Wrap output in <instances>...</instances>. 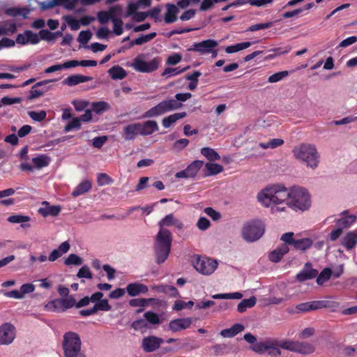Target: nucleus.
Returning a JSON list of instances; mask_svg holds the SVG:
<instances>
[{
  "label": "nucleus",
  "mask_w": 357,
  "mask_h": 357,
  "mask_svg": "<svg viewBox=\"0 0 357 357\" xmlns=\"http://www.w3.org/2000/svg\"><path fill=\"white\" fill-rule=\"evenodd\" d=\"M112 22L113 23V32L116 36H120L123 33V22L121 19L116 17V15L112 17Z\"/></svg>",
  "instance_id": "nucleus-49"
},
{
  "label": "nucleus",
  "mask_w": 357,
  "mask_h": 357,
  "mask_svg": "<svg viewBox=\"0 0 357 357\" xmlns=\"http://www.w3.org/2000/svg\"><path fill=\"white\" fill-rule=\"evenodd\" d=\"M282 343L275 339L268 340V344L266 353L272 356H280L281 351L280 347L282 348Z\"/></svg>",
  "instance_id": "nucleus-32"
},
{
  "label": "nucleus",
  "mask_w": 357,
  "mask_h": 357,
  "mask_svg": "<svg viewBox=\"0 0 357 357\" xmlns=\"http://www.w3.org/2000/svg\"><path fill=\"white\" fill-rule=\"evenodd\" d=\"M201 153L208 160H218L220 155L213 149L209 147H204L201 149Z\"/></svg>",
  "instance_id": "nucleus-43"
},
{
  "label": "nucleus",
  "mask_w": 357,
  "mask_h": 357,
  "mask_svg": "<svg viewBox=\"0 0 357 357\" xmlns=\"http://www.w3.org/2000/svg\"><path fill=\"white\" fill-rule=\"evenodd\" d=\"M144 317L151 324H158L160 322L158 315L153 312L148 311L144 314Z\"/></svg>",
  "instance_id": "nucleus-64"
},
{
  "label": "nucleus",
  "mask_w": 357,
  "mask_h": 357,
  "mask_svg": "<svg viewBox=\"0 0 357 357\" xmlns=\"http://www.w3.org/2000/svg\"><path fill=\"white\" fill-rule=\"evenodd\" d=\"M77 277L79 278H86L91 280L93 278V274L86 265L82 266L77 273Z\"/></svg>",
  "instance_id": "nucleus-55"
},
{
  "label": "nucleus",
  "mask_w": 357,
  "mask_h": 357,
  "mask_svg": "<svg viewBox=\"0 0 357 357\" xmlns=\"http://www.w3.org/2000/svg\"><path fill=\"white\" fill-rule=\"evenodd\" d=\"M91 188V183L85 179L79 183L77 186L73 190L72 196L74 197L80 196L90 190Z\"/></svg>",
  "instance_id": "nucleus-33"
},
{
  "label": "nucleus",
  "mask_w": 357,
  "mask_h": 357,
  "mask_svg": "<svg viewBox=\"0 0 357 357\" xmlns=\"http://www.w3.org/2000/svg\"><path fill=\"white\" fill-rule=\"evenodd\" d=\"M332 275V271L329 268H324L320 274L317 276V282L319 285H322L324 282L328 281Z\"/></svg>",
  "instance_id": "nucleus-50"
},
{
  "label": "nucleus",
  "mask_w": 357,
  "mask_h": 357,
  "mask_svg": "<svg viewBox=\"0 0 357 357\" xmlns=\"http://www.w3.org/2000/svg\"><path fill=\"white\" fill-rule=\"evenodd\" d=\"M195 268L201 274L209 275L212 274L218 267L216 260L208 257H202L199 255H194L192 259Z\"/></svg>",
  "instance_id": "nucleus-9"
},
{
  "label": "nucleus",
  "mask_w": 357,
  "mask_h": 357,
  "mask_svg": "<svg viewBox=\"0 0 357 357\" xmlns=\"http://www.w3.org/2000/svg\"><path fill=\"white\" fill-rule=\"evenodd\" d=\"M154 298H132L129 301V305L132 307H144L149 305V304L153 301H155Z\"/></svg>",
  "instance_id": "nucleus-45"
},
{
  "label": "nucleus",
  "mask_w": 357,
  "mask_h": 357,
  "mask_svg": "<svg viewBox=\"0 0 357 357\" xmlns=\"http://www.w3.org/2000/svg\"><path fill=\"white\" fill-rule=\"evenodd\" d=\"M15 328L10 323H4L0 326V345H9L15 340Z\"/></svg>",
  "instance_id": "nucleus-13"
},
{
  "label": "nucleus",
  "mask_w": 357,
  "mask_h": 357,
  "mask_svg": "<svg viewBox=\"0 0 357 357\" xmlns=\"http://www.w3.org/2000/svg\"><path fill=\"white\" fill-rule=\"evenodd\" d=\"M245 327L241 324H235L231 328L220 331V335L223 337L231 338L243 331Z\"/></svg>",
  "instance_id": "nucleus-30"
},
{
  "label": "nucleus",
  "mask_w": 357,
  "mask_h": 357,
  "mask_svg": "<svg viewBox=\"0 0 357 357\" xmlns=\"http://www.w3.org/2000/svg\"><path fill=\"white\" fill-rule=\"evenodd\" d=\"M92 109L97 114L102 113L109 108V105L104 101L96 102L92 104Z\"/></svg>",
  "instance_id": "nucleus-54"
},
{
  "label": "nucleus",
  "mask_w": 357,
  "mask_h": 357,
  "mask_svg": "<svg viewBox=\"0 0 357 357\" xmlns=\"http://www.w3.org/2000/svg\"><path fill=\"white\" fill-rule=\"evenodd\" d=\"M257 299L255 296L249 298L242 300L237 305V311L243 313L247 310L248 308H251L255 305Z\"/></svg>",
  "instance_id": "nucleus-36"
},
{
  "label": "nucleus",
  "mask_w": 357,
  "mask_h": 357,
  "mask_svg": "<svg viewBox=\"0 0 357 357\" xmlns=\"http://www.w3.org/2000/svg\"><path fill=\"white\" fill-rule=\"evenodd\" d=\"M319 309L327 307L330 308L332 311H336L340 307V303L334 301H319Z\"/></svg>",
  "instance_id": "nucleus-56"
},
{
  "label": "nucleus",
  "mask_w": 357,
  "mask_h": 357,
  "mask_svg": "<svg viewBox=\"0 0 357 357\" xmlns=\"http://www.w3.org/2000/svg\"><path fill=\"white\" fill-rule=\"evenodd\" d=\"M40 38L37 33L32 32L31 31H25L22 33H19L16 37L15 42L17 44L24 45L26 44L35 45L38 43Z\"/></svg>",
  "instance_id": "nucleus-17"
},
{
  "label": "nucleus",
  "mask_w": 357,
  "mask_h": 357,
  "mask_svg": "<svg viewBox=\"0 0 357 357\" xmlns=\"http://www.w3.org/2000/svg\"><path fill=\"white\" fill-rule=\"evenodd\" d=\"M160 229H165V227H174L178 230L183 229L184 225L183 222L174 216L173 213L165 215L158 222Z\"/></svg>",
  "instance_id": "nucleus-16"
},
{
  "label": "nucleus",
  "mask_w": 357,
  "mask_h": 357,
  "mask_svg": "<svg viewBox=\"0 0 357 357\" xmlns=\"http://www.w3.org/2000/svg\"><path fill=\"white\" fill-rule=\"evenodd\" d=\"M192 323L190 317L176 319L169 323V329L174 333L178 332L190 328Z\"/></svg>",
  "instance_id": "nucleus-18"
},
{
  "label": "nucleus",
  "mask_w": 357,
  "mask_h": 357,
  "mask_svg": "<svg viewBox=\"0 0 357 357\" xmlns=\"http://www.w3.org/2000/svg\"><path fill=\"white\" fill-rule=\"evenodd\" d=\"M179 12L178 7L172 3L166 4V13L164 15V20L166 24H171L178 19L177 15Z\"/></svg>",
  "instance_id": "nucleus-25"
},
{
  "label": "nucleus",
  "mask_w": 357,
  "mask_h": 357,
  "mask_svg": "<svg viewBox=\"0 0 357 357\" xmlns=\"http://www.w3.org/2000/svg\"><path fill=\"white\" fill-rule=\"evenodd\" d=\"M282 348L290 351L304 355H310L315 351V346L310 342L301 341H284Z\"/></svg>",
  "instance_id": "nucleus-11"
},
{
  "label": "nucleus",
  "mask_w": 357,
  "mask_h": 357,
  "mask_svg": "<svg viewBox=\"0 0 357 357\" xmlns=\"http://www.w3.org/2000/svg\"><path fill=\"white\" fill-rule=\"evenodd\" d=\"M356 216L354 215H348L342 218L337 220L336 224L343 228L349 227L352 224L355 222Z\"/></svg>",
  "instance_id": "nucleus-41"
},
{
  "label": "nucleus",
  "mask_w": 357,
  "mask_h": 357,
  "mask_svg": "<svg viewBox=\"0 0 357 357\" xmlns=\"http://www.w3.org/2000/svg\"><path fill=\"white\" fill-rule=\"evenodd\" d=\"M61 211L59 205L51 206L48 202H42V206L39 208L38 213L43 217L57 216Z\"/></svg>",
  "instance_id": "nucleus-21"
},
{
  "label": "nucleus",
  "mask_w": 357,
  "mask_h": 357,
  "mask_svg": "<svg viewBox=\"0 0 357 357\" xmlns=\"http://www.w3.org/2000/svg\"><path fill=\"white\" fill-rule=\"evenodd\" d=\"M75 64V63H72L71 61H68L65 62L64 63L53 65V66H51L47 68L45 70V73L49 74V73H54L56 71L61 70L63 69H68V68H74Z\"/></svg>",
  "instance_id": "nucleus-39"
},
{
  "label": "nucleus",
  "mask_w": 357,
  "mask_h": 357,
  "mask_svg": "<svg viewBox=\"0 0 357 357\" xmlns=\"http://www.w3.org/2000/svg\"><path fill=\"white\" fill-rule=\"evenodd\" d=\"M257 202L264 207L270 208L273 214L285 213L287 208L294 211H306L312 205L309 192L301 186L287 188L282 183L270 184L257 195Z\"/></svg>",
  "instance_id": "nucleus-1"
},
{
  "label": "nucleus",
  "mask_w": 357,
  "mask_h": 357,
  "mask_svg": "<svg viewBox=\"0 0 357 357\" xmlns=\"http://www.w3.org/2000/svg\"><path fill=\"white\" fill-rule=\"evenodd\" d=\"M207 176L216 175L223 171V167L219 164L207 162L205 165Z\"/></svg>",
  "instance_id": "nucleus-42"
},
{
  "label": "nucleus",
  "mask_w": 357,
  "mask_h": 357,
  "mask_svg": "<svg viewBox=\"0 0 357 357\" xmlns=\"http://www.w3.org/2000/svg\"><path fill=\"white\" fill-rule=\"evenodd\" d=\"M161 62L159 56L150 58L148 54H141L133 59L130 66L137 72L151 73L158 69Z\"/></svg>",
  "instance_id": "nucleus-4"
},
{
  "label": "nucleus",
  "mask_w": 357,
  "mask_h": 357,
  "mask_svg": "<svg viewBox=\"0 0 357 357\" xmlns=\"http://www.w3.org/2000/svg\"><path fill=\"white\" fill-rule=\"evenodd\" d=\"M31 218L28 215L21 214H15L8 218L7 220L10 223L20 224L24 222H29Z\"/></svg>",
  "instance_id": "nucleus-48"
},
{
  "label": "nucleus",
  "mask_w": 357,
  "mask_h": 357,
  "mask_svg": "<svg viewBox=\"0 0 357 357\" xmlns=\"http://www.w3.org/2000/svg\"><path fill=\"white\" fill-rule=\"evenodd\" d=\"M76 0H48L40 3V8L47 10L54 6L61 5L67 9H73L76 3Z\"/></svg>",
  "instance_id": "nucleus-19"
},
{
  "label": "nucleus",
  "mask_w": 357,
  "mask_h": 357,
  "mask_svg": "<svg viewBox=\"0 0 357 357\" xmlns=\"http://www.w3.org/2000/svg\"><path fill=\"white\" fill-rule=\"evenodd\" d=\"M93 307L96 312L98 310L109 311L112 308L107 299H101L99 302L96 303Z\"/></svg>",
  "instance_id": "nucleus-60"
},
{
  "label": "nucleus",
  "mask_w": 357,
  "mask_h": 357,
  "mask_svg": "<svg viewBox=\"0 0 357 357\" xmlns=\"http://www.w3.org/2000/svg\"><path fill=\"white\" fill-rule=\"evenodd\" d=\"M295 158L312 170L316 169L320 162V154L315 145L303 143L295 146L292 151Z\"/></svg>",
  "instance_id": "nucleus-2"
},
{
  "label": "nucleus",
  "mask_w": 357,
  "mask_h": 357,
  "mask_svg": "<svg viewBox=\"0 0 357 357\" xmlns=\"http://www.w3.org/2000/svg\"><path fill=\"white\" fill-rule=\"evenodd\" d=\"M172 241V234L168 229L159 230L154 243V252L157 264H161L167 259L171 251Z\"/></svg>",
  "instance_id": "nucleus-3"
},
{
  "label": "nucleus",
  "mask_w": 357,
  "mask_h": 357,
  "mask_svg": "<svg viewBox=\"0 0 357 357\" xmlns=\"http://www.w3.org/2000/svg\"><path fill=\"white\" fill-rule=\"evenodd\" d=\"M6 13L11 16L22 15L24 18L29 13V10L26 8H10L6 10Z\"/></svg>",
  "instance_id": "nucleus-57"
},
{
  "label": "nucleus",
  "mask_w": 357,
  "mask_h": 357,
  "mask_svg": "<svg viewBox=\"0 0 357 357\" xmlns=\"http://www.w3.org/2000/svg\"><path fill=\"white\" fill-rule=\"evenodd\" d=\"M82 342L79 335L67 332L63 335V348L65 357H86L81 351Z\"/></svg>",
  "instance_id": "nucleus-5"
},
{
  "label": "nucleus",
  "mask_w": 357,
  "mask_h": 357,
  "mask_svg": "<svg viewBox=\"0 0 357 357\" xmlns=\"http://www.w3.org/2000/svg\"><path fill=\"white\" fill-rule=\"evenodd\" d=\"M63 19L68 24L71 30L77 31L80 28L79 20H76L74 17L71 15H66L63 17Z\"/></svg>",
  "instance_id": "nucleus-51"
},
{
  "label": "nucleus",
  "mask_w": 357,
  "mask_h": 357,
  "mask_svg": "<svg viewBox=\"0 0 357 357\" xmlns=\"http://www.w3.org/2000/svg\"><path fill=\"white\" fill-rule=\"evenodd\" d=\"M204 162L195 160L190 164L184 170L178 172L175 174L177 178H190L197 176L200 169L203 167Z\"/></svg>",
  "instance_id": "nucleus-14"
},
{
  "label": "nucleus",
  "mask_w": 357,
  "mask_h": 357,
  "mask_svg": "<svg viewBox=\"0 0 357 357\" xmlns=\"http://www.w3.org/2000/svg\"><path fill=\"white\" fill-rule=\"evenodd\" d=\"M289 251V248L287 244L285 243L275 250H273L268 256L269 259L273 262H278L280 261L283 256L288 253Z\"/></svg>",
  "instance_id": "nucleus-27"
},
{
  "label": "nucleus",
  "mask_w": 357,
  "mask_h": 357,
  "mask_svg": "<svg viewBox=\"0 0 357 357\" xmlns=\"http://www.w3.org/2000/svg\"><path fill=\"white\" fill-rule=\"evenodd\" d=\"M109 74L112 79H123L127 75L126 71L120 66H114L112 67L109 70Z\"/></svg>",
  "instance_id": "nucleus-35"
},
{
  "label": "nucleus",
  "mask_w": 357,
  "mask_h": 357,
  "mask_svg": "<svg viewBox=\"0 0 357 357\" xmlns=\"http://www.w3.org/2000/svg\"><path fill=\"white\" fill-rule=\"evenodd\" d=\"M126 290L130 296L135 297L140 294H147L149 291V287L146 284L135 282L128 284Z\"/></svg>",
  "instance_id": "nucleus-20"
},
{
  "label": "nucleus",
  "mask_w": 357,
  "mask_h": 357,
  "mask_svg": "<svg viewBox=\"0 0 357 357\" xmlns=\"http://www.w3.org/2000/svg\"><path fill=\"white\" fill-rule=\"evenodd\" d=\"M186 116V112H179L171 114L162 121V126L165 128H169L172 124L176 123L177 121Z\"/></svg>",
  "instance_id": "nucleus-34"
},
{
  "label": "nucleus",
  "mask_w": 357,
  "mask_h": 357,
  "mask_svg": "<svg viewBox=\"0 0 357 357\" xmlns=\"http://www.w3.org/2000/svg\"><path fill=\"white\" fill-rule=\"evenodd\" d=\"M163 342V339L149 335L143 338L142 347L145 352L151 353L157 350Z\"/></svg>",
  "instance_id": "nucleus-15"
},
{
  "label": "nucleus",
  "mask_w": 357,
  "mask_h": 357,
  "mask_svg": "<svg viewBox=\"0 0 357 357\" xmlns=\"http://www.w3.org/2000/svg\"><path fill=\"white\" fill-rule=\"evenodd\" d=\"M139 135L142 136L150 135L158 130V125L155 121H147L140 123Z\"/></svg>",
  "instance_id": "nucleus-26"
},
{
  "label": "nucleus",
  "mask_w": 357,
  "mask_h": 357,
  "mask_svg": "<svg viewBox=\"0 0 357 357\" xmlns=\"http://www.w3.org/2000/svg\"><path fill=\"white\" fill-rule=\"evenodd\" d=\"M155 36H156V33L155 32L150 33L149 34H146V35H144V36H142L141 37H139V38H136L134 40L133 44L137 45H143V44H144V43L151 40Z\"/></svg>",
  "instance_id": "nucleus-58"
},
{
  "label": "nucleus",
  "mask_w": 357,
  "mask_h": 357,
  "mask_svg": "<svg viewBox=\"0 0 357 357\" xmlns=\"http://www.w3.org/2000/svg\"><path fill=\"white\" fill-rule=\"evenodd\" d=\"M29 116L33 121L40 122L46 118L47 113L44 110H40L39 112L32 111L29 112Z\"/></svg>",
  "instance_id": "nucleus-61"
},
{
  "label": "nucleus",
  "mask_w": 357,
  "mask_h": 357,
  "mask_svg": "<svg viewBox=\"0 0 357 357\" xmlns=\"http://www.w3.org/2000/svg\"><path fill=\"white\" fill-rule=\"evenodd\" d=\"M265 226L262 221L253 220L245 222L241 230L243 238L247 242H255L264 234Z\"/></svg>",
  "instance_id": "nucleus-6"
},
{
  "label": "nucleus",
  "mask_w": 357,
  "mask_h": 357,
  "mask_svg": "<svg viewBox=\"0 0 357 357\" xmlns=\"http://www.w3.org/2000/svg\"><path fill=\"white\" fill-rule=\"evenodd\" d=\"M268 340L264 342H256L250 347V349L257 354H264L267 350Z\"/></svg>",
  "instance_id": "nucleus-47"
},
{
  "label": "nucleus",
  "mask_w": 357,
  "mask_h": 357,
  "mask_svg": "<svg viewBox=\"0 0 357 357\" xmlns=\"http://www.w3.org/2000/svg\"><path fill=\"white\" fill-rule=\"evenodd\" d=\"M213 299H234L238 300L243 298V294L241 292L216 294L212 295Z\"/></svg>",
  "instance_id": "nucleus-44"
},
{
  "label": "nucleus",
  "mask_w": 357,
  "mask_h": 357,
  "mask_svg": "<svg viewBox=\"0 0 357 357\" xmlns=\"http://www.w3.org/2000/svg\"><path fill=\"white\" fill-rule=\"evenodd\" d=\"M284 143V141L281 139H273L266 143L261 142L259 144V146L264 149H275L278 146H281Z\"/></svg>",
  "instance_id": "nucleus-52"
},
{
  "label": "nucleus",
  "mask_w": 357,
  "mask_h": 357,
  "mask_svg": "<svg viewBox=\"0 0 357 357\" xmlns=\"http://www.w3.org/2000/svg\"><path fill=\"white\" fill-rule=\"evenodd\" d=\"M280 240L288 245H293L295 250L305 252L313 245V240L309 237H301L300 233L294 234V232L283 234Z\"/></svg>",
  "instance_id": "nucleus-7"
},
{
  "label": "nucleus",
  "mask_w": 357,
  "mask_h": 357,
  "mask_svg": "<svg viewBox=\"0 0 357 357\" xmlns=\"http://www.w3.org/2000/svg\"><path fill=\"white\" fill-rule=\"evenodd\" d=\"M189 67L181 68H167L162 73V76L172 77L179 75L186 70Z\"/></svg>",
  "instance_id": "nucleus-53"
},
{
  "label": "nucleus",
  "mask_w": 357,
  "mask_h": 357,
  "mask_svg": "<svg viewBox=\"0 0 357 357\" xmlns=\"http://www.w3.org/2000/svg\"><path fill=\"white\" fill-rule=\"evenodd\" d=\"M70 245L68 242L64 241L59 246L57 249H54L51 252L48 257L50 261H54L60 258L63 255L67 253L70 250Z\"/></svg>",
  "instance_id": "nucleus-28"
},
{
  "label": "nucleus",
  "mask_w": 357,
  "mask_h": 357,
  "mask_svg": "<svg viewBox=\"0 0 357 357\" xmlns=\"http://www.w3.org/2000/svg\"><path fill=\"white\" fill-rule=\"evenodd\" d=\"M91 77L82 75H73L68 77L63 81V84L69 86H75L78 84L90 81Z\"/></svg>",
  "instance_id": "nucleus-31"
},
{
  "label": "nucleus",
  "mask_w": 357,
  "mask_h": 357,
  "mask_svg": "<svg viewBox=\"0 0 357 357\" xmlns=\"http://www.w3.org/2000/svg\"><path fill=\"white\" fill-rule=\"evenodd\" d=\"M287 75H288L287 71H286V70L280 71V72L274 73L272 75H271L268 77V81L270 83H275V82H278L282 80L283 78H284Z\"/></svg>",
  "instance_id": "nucleus-63"
},
{
  "label": "nucleus",
  "mask_w": 357,
  "mask_h": 357,
  "mask_svg": "<svg viewBox=\"0 0 357 357\" xmlns=\"http://www.w3.org/2000/svg\"><path fill=\"white\" fill-rule=\"evenodd\" d=\"M341 244L347 248L351 250L357 244V231H350L347 232L341 240Z\"/></svg>",
  "instance_id": "nucleus-29"
},
{
  "label": "nucleus",
  "mask_w": 357,
  "mask_h": 357,
  "mask_svg": "<svg viewBox=\"0 0 357 357\" xmlns=\"http://www.w3.org/2000/svg\"><path fill=\"white\" fill-rule=\"evenodd\" d=\"M194 302L190 301L188 302H185L181 300H177L175 301L174 305L173 306V310L179 311L184 308H190L193 306Z\"/></svg>",
  "instance_id": "nucleus-59"
},
{
  "label": "nucleus",
  "mask_w": 357,
  "mask_h": 357,
  "mask_svg": "<svg viewBox=\"0 0 357 357\" xmlns=\"http://www.w3.org/2000/svg\"><path fill=\"white\" fill-rule=\"evenodd\" d=\"M140 123H135L126 126L123 129L122 137L125 140L130 141L139 135Z\"/></svg>",
  "instance_id": "nucleus-24"
},
{
  "label": "nucleus",
  "mask_w": 357,
  "mask_h": 357,
  "mask_svg": "<svg viewBox=\"0 0 357 357\" xmlns=\"http://www.w3.org/2000/svg\"><path fill=\"white\" fill-rule=\"evenodd\" d=\"M181 103L174 99L165 100L147 110L143 115L144 118H153L160 116L166 112L179 109Z\"/></svg>",
  "instance_id": "nucleus-8"
},
{
  "label": "nucleus",
  "mask_w": 357,
  "mask_h": 357,
  "mask_svg": "<svg viewBox=\"0 0 357 357\" xmlns=\"http://www.w3.org/2000/svg\"><path fill=\"white\" fill-rule=\"evenodd\" d=\"M64 264L66 266H79L83 264V259L76 254H70L65 259Z\"/></svg>",
  "instance_id": "nucleus-46"
},
{
  "label": "nucleus",
  "mask_w": 357,
  "mask_h": 357,
  "mask_svg": "<svg viewBox=\"0 0 357 357\" xmlns=\"http://www.w3.org/2000/svg\"><path fill=\"white\" fill-rule=\"evenodd\" d=\"M320 303H319V301H310V302H306L300 303L296 305V308L299 312H309L311 310H314L319 309V305Z\"/></svg>",
  "instance_id": "nucleus-37"
},
{
  "label": "nucleus",
  "mask_w": 357,
  "mask_h": 357,
  "mask_svg": "<svg viewBox=\"0 0 357 357\" xmlns=\"http://www.w3.org/2000/svg\"><path fill=\"white\" fill-rule=\"evenodd\" d=\"M212 350L217 356H222L229 353L227 345L225 344H218L212 347Z\"/></svg>",
  "instance_id": "nucleus-62"
},
{
  "label": "nucleus",
  "mask_w": 357,
  "mask_h": 357,
  "mask_svg": "<svg viewBox=\"0 0 357 357\" xmlns=\"http://www.w3.org/2000/svg\"><path fill=\"white\" fill-rule=\"evenodd\" d=\"M75 299L73 296L66 298H56L48 302L45 305V310L48 312H63L68 309L74 307Z\"/></svg>",
  "instance_id": "nucleus-10"
},
{
  "label": "nucleus",
  "mask_w": 357,
  "mask_h": 357,
  "mask_svg": "<svg viewBox=\"0 0 357 357\" xmlns=\"http://www.w3.org/2000/svg\"><path fill=\"white\" fill-rule=\"evenodd\" d=\"M318 275V271L312 268L310 263H306L304 268L296 275V280L298 282L312 279Z\"/></svg>",
  "instance_id": "nucleus-23"
},
{
  "label": "nucleus",
  "mask_w": 357,
  "mask_h": 357,
  "mask_svg": "<svg viewBox=\"0 0 357 357\" xmlns=\"http://www.w3.org/2000/svg\"><path fill=\"white\" fill-rule=\"evenodd\" d=\"M218 45V41L212 39H208L199 43H195L188 49V51L195 52L200 55L209 54Z\"/></svg>",
  "instance_id": "nucleus-12"
},
{
  "label": "nucleus",
  "mask_w": 357,
  "mask_h": 357,
  "mask_svg": "<svg viewBox=\"0 0 357 357\" xmlns=\"http://www.w3.org/2000/svg\"><path fill=\"white\" fill-rule=\"evenodd\" d=\"M16 31V25L13 22H5L0 24V36L10 35Z\"/></svg>",
  "instance_id": "nucleus-40"
},
{
  "label": "nucleus",
  "mask_w": 357,
  "mask_h": 357,
  "mask_svg": "<svg viewBox=\"0 0 357 357\" xmlns=\"http://www.w3.org/2000/svg\"><path fill=\"white\" fill-rule=\"evenodd\" d=\"M50 161V158L45 154L32 158V162L37 169L48 166Z\"/></svg>",
  "instance_id": "nucleus-38"
},
{
  "label": "nucleus",
  "mask_w": 357,
  "mask_h": 357,
  "mask_svg": "<svg viewBox=\"0 0 357 357\" xmlns=\"http://www.w3.org/2000/svg\"><path fill=\"white\" fill-rule=\"evenodd\" d=\"M121 7L120 6H114L110 7L108 11H100L98 13V20L102 24H105L108 22L109 20H112V17L121 12Z\"/></svg>",
  "instance_id": "nucleus-22"
}]
</instances>
